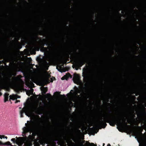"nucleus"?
Wrapping results in <instances>:
<instances>
[{
  "label": "nucleus",
  "mask_w": 146,
  "mask_h": 146,
  "mask_svg": "<svg viewBox=\"0 0 146 146\" xmlns=\"http://www.w3.org/2000/svg\"><path fill=\"white\" fill-rule=\"evenodd\" d=\"M39 110V106L37 103L31 106H28L24 108L20 111V117H23V113H25L26 115L30 117L31 119L30 122L25 124V126L23 128V133L31 131L34 126L38 122V119L37 115Z\"/></svg>",
  "instance_id": "obj_1"
},
{
  "label": "nucleus",
  "mask_w": 146,
  "mask_h": 146,
  "mask_svg": "<svg viewBox=\"0 0 146 146\" xmlns=\"http://www.w3.org/2000/svg\"><path fill=\"white\" fill-rule=\"evenodd\" d=\"M12 87L14 88L16 92L21 90L23 89V85L21 84H18L16 83H14L12 86Z\"/></svg>",
  "instance_id": "obj_2"
},
{
  "label": "nucleus",
  "mask_w": 146,
  "mask_h": 146,
  "mask_svg": "<svg viewBox=\"0 0 146 146\" xmlns=\"http://www.w3.org/2000/svg\"><path fill=\"white\" fill-rule=\"evenodd\" d=\"M116 120L117 124L121 125H123L125 122V119L122 117L116 118Z\"/></svg>",
  "instance_id": "obj_3"
},
{
  "label": "nucleus",
  "mask_w": 146,
  "mask_h": 146,
  "mask_svg": "<svg viewBox=\"0 0 146 146\" xmlns=\"http://www.w3.org/2000/svg\"><path fill=\"white\" fill-rule=\"evenodd\" d=\"M16 144L20 146H22V144L24 143L25 139L23 137H16Z\"/></svg>",
  "instance_id": "obj_4"
},
{
  "label": "nucleus",
  "mask_w": 146,
  "mask_h": 146,
  "mask_svg": "<svg viewBox=\"0 0 146 146\" xmlns=\"http://www.w3.org/2000/svg\"><path fill=\"white\" fill-rule=\"evenodd\" d=\"M74 82L77 84H79L80 83V77L79 75L76 74L74 75L73 77Z\"/></svg>",
  "instance_id": "obj_5"
},
{
  "label": "nucleus",
  "mask_w": 146,
  "mask_h": 146,
  "mask_svg": "<svg viewBox=\"0 0 146 146\" xmlns=\"http://www.w3.org/2000/svg\"><path fill=\"white\" fill-rule=\"evenodd\" d=\"M10 99L12 100H15L20 98V97L18 95H16L13 94L12 95H10L9 96Z\"/></svg>",
  "instance_id": "obj_6"
},
{
  "label": "nucleus",
  "mask_w": 146,
  "mask_h": 146,
  "mask_svg": "<svg viewBox=\"0 0 146 146\" xmlns=\"http://www.w3.org/2000/svg\"><path fill=\"white\" fill-rule=\"evenodd\" d=\"M30 79L31 80V81L34 83H36L38 82L39 83V80L36 78L31 77Z\"/></svg>",
  "instance_id": "obj_7"
},
{
  "label": "nucleus",
  "mask_w": 146,
  "mask_h": 146,
  "mask_svg": "<svg viewBox=\"0 0 146 146\" xmlns=\"http://www.w3.org/2000/svg\"><path fill=\"white\" fill-rule=\"evenodd\" d=\"M33 89H31L29 90H28L27 91L26 93L29 96L30 95L33 94Z\"/></svg>",
  "instance_id": "obj_8"
},
{
  "label": "nucleus",
  "mask_w": 146,
  "mask_h": 146,
  "mask_svg": "<svg viewBox=\"0 0 146 146\" xmlns=\"http://www.w3.org/2000/svg\"><path fill=\"white\" fill-rule=\"evenodd\" d=\"M70 76V74H66L61 79L62 80H67L68 78H69V76Z\"/></svg>",
  "instance_id": "obj_9"
},
{
  "label": "nucleus",
  "mask_w": 146,
  "mask_h": 146,
  "mask_svg": "<svg viewBox=\"0 0 146 146\" xmlns=\"http://www.w3.org/2000/svg\"><path fill=\"white\" fill-rule=\"evenodd\" d=\"M9 94L7 93H5L4 94V101L6 102L8 100Z\"/></svg>",
  "instance_id": "obj_10"
},
{
  "label": "nucleus",
  "mask_w": 146,
  "mask_h": 146,
  "mask_svg": "<svg viewBox=\"0 0 146 146\" xmlns=\"http://www.w3.org/2000/svg\"><path fill=\"white\" fill-rule=\"evenodd\" d=\"M26 84L28 86L30 87H33L34 85L32 83L31 81H30V82H26Z\"/></svg>",
  "instance_id": "obj_11"
},
{
  "label": "nucleus",
  "mask_w": 146,
  "mask_h": 146,
  "mask_svg": "<svg viewBox=\"0 0 146 146\" xmlns=\"http://www.w3.org/2000/svg\"><path fill=\"white\" fill-rule=\"evenodd\" d=\"M3 144L0 145H10L11 146H12L11 145V143L9 141L5 143H3Z\"/></svg>",
  "instance_id": "obj_12"
},
{
  "label": "nucleus",
  "mask_w": 146,
  "mask_h": 146,
  "mask_svg": "<svg viewBox=\"0 0 146 146\" xmlns=\"http://www.w3.org/2000/svg\"><path fill=\"white\" fill-rule=\"evenodd\" d=\"M47 80V78H46L45 80H44V81H42L40 80H39V83L41 85L42 84H44V82L45 81H46Z\"/></svg>",
  "instance_id": "obj_13"
},
{
  "label": "nucleus",
  "mask_w": 146,
  "mask_h": 146,
  "mask_svg": "<svg viewBox=\"0 0 146 146\" xmlns=\"http://www.w3.org/2000/svg\"><path fill=\"white\" fill-rule=\"evenodd\" d=\"M3 138L7 139V138L6 136H5L4 135H0V139H2Z\"/></svg>",
  "instance_id": "obj_14"
},
{
  "label": "nucleus",
  "mask_w": 146,
  "mask_h": 146,
  "mask_svg": "<svg viewBox=\"0 0 146 146\" xmlns=\"http://www.w3.org/2000/svg\"><path fill=\"white\" fill-rule=\"evenodd\" d=\"M11 141L16 143V138H12L11 139Z\"/></svg>",
  "instance_id": "obj_15"
},
{
  "label": "nucleus",
  "mask_w": 146,
  "mask_h": 146,
  "mask_svg": "<svg viewBox=\"0 0 146 146\" xmlns=\"http://www.w3.org/2000/svg\"><path fill=\"white\" fill-rule=\"evenodd\" d=\"M57 67H59L61 69L62 68V67L61 66H60V65H58L57 68Z\"/></svg>",
  "instance_id": "obj_16"
},
{
  "label": "nucleus",
  "mask_w": 146,
  "mask_h": 146,
  "mask_svg": "<svg viewBox=\"0 0 146 146\" xmlns=\"http://www.w3.org/2000/svg\"><path fill=\"white\" fill-rule=\"evenodd\" d=\"M3 144V142L1 141H0V145H2Z\"/></svg>",
  "instance_id": "obj_17"
},
{
  "label": "nucleus",
  "mask_w": 146,
  "mask_h": 146,
  "mask_svg": "<svg viewBox=\"0 0 146 146\" xmlns=\"http://www.w3.org/2000/svg\"><path fill=\"white\" fill-rule=\"evenodd\" d=\"M19 102V100H16V102H15V103H17V102Z\"/></svg>",
  "instance_id": "obj_18"
},
{
  "label": "nucleus",
  "mask_w": 146,
  "mask_h": 146,
  "mask_svg": "<svg viewBox=\"0 0 146 146\" xmlns=\"http://www.w3.org/2000/svg\"><path fill=\"white\" fill-rule=\"evenodd\" d=\"M107 146H111V145H110V144H108L107 145Z\"/></svg>",
  "instance_id": "obj_19"
},
{
  "label": "nucleus",
  "mask_w": 146,
  "mask_h": 146,
  "mask_svg": "<svg viewBox=\"0 0 146 146\" xmlns=\"http://www.w3.org/2000/svg\"><path fill=\"white\" fill-rule=\"evenodd\" d=\"M82 63H83V62H82ZM83 64V63H82V65H82Z\"/></svg>",
  "instance_id": "obj_20"
},
{
  "label": "nucleus",
  "mask_w": 146,
  "mask_h": 146,
  "mask_svg": "<svg viewBox=\"0 0 146 146\" xmlns=\"http://www.w3.org/2000/svg\"><path fill=\"white\" fill-rule=\"evenodd\" d=\"M1 94L0 93V96H1Z\"/></svg>",
  "instance_id": "obj_21"
},
{
  "label": "nucleus",
  "mask_w": 146,
  "mask_h": 146,
  "mask_svg": "<svg viewBox=\"0 0 146 146\" xmlns=\"http://www.w3.org/2000/svg\"><path fill=\"white\" fill-rule=\"evenodd\" d=\"M33 140L32 139H31V140Z\"/></svg>",
  "instance_id": "obj_22"
}]
</instances>
